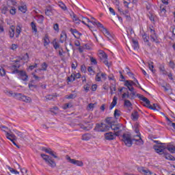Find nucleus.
<instances>
[{
	"instance_id": "nucleus-41",
	"label": "nucleus",
	"mask_w": 175,
	"mask_h": 175,
	"mask_svg": "<svg viewBox=\"0 0 175 175\" xmlns=\"http://www.w3.org/2000/svg\"><path fill=\"white\" fill-rule=\"evenodd\" d=\"M49 43H50V40L49 39V38L45 37L44 39V46H49Z\"/></svg>"
},
{
	"instance_id": "nucleus-42",
	"label": "nucleus",
	"mask_w": 175,
	"mask_h": 175,
	"mask_svg": "<svg viewBox=\"0 0 175 175\" xmlns=\"http://www.w3.org/2000/svg\"><path fill=\"white\" fill-rule=\"evenodd\" d=\"M84 20H86L87 23H92V24H93V25H96V24H98V22H96V21H90V18H83Z\"/></svg>"
},
{
	"instance_id": "nucleus-36",
	"label": "nucleus",
	"mask_w": 175,
	"mask_h": 175,
	"mask_svg": "<svg viewBox=\"0 0 175 175\" xmlns=\"http://www.w3.org/2000/svg\"><path fill=\"white\" fill-rule=\"evenodd\" d=\"M23 97V94L21 93H15L14 98L15 99H18V100H21V98Z\"/></svg>"
},
{
	"instance_id": "nucleus-54",
	"label": "nucleus",
	"mask_w": 175,
	"mask_h": 175,
	"mask_svg": "<svg viewBox=\"0 0 175 175\" xmlns=\"http://www.w3.org/2000/svg\"><path fill=\"white\" fill-rule=\"evenodd\" d=\"M88 70L89 73H90V75H95V71H94V70L92 69V67L89 66Z\"/></svg>"
},
{
	"instance_id": "nucleus-43",
	"label": "nucleus",
	"mask_w": 175,
	"mask_h": 175,
	"mask_svg": "<svg viewBox=\"0 0 175 175\" xmlns=\"http://www.w3.org/2000/svg\"><path fill=\"white\" fill-rule=\"evenodd\" d=\"M91 88V85L87 83L86 85H84L83 89L85 90V92H88L90 91V88Z\"/></svg>"
},
{
	"instance_id": "nucleus-39",
	"label": "nucleus",
	"mask_w": 175,
	"mask_h": 175,
	"mask_svg": "<svg viewBox=\"0 0 175 175\" xmlns=\"http://www.w3.org/2000/svg\"><path fill=\"white\" fill-rule=\"evenodd\" d=\"M124 106H126V107H131L132 103L129 100H124Z\"/></svg>"
},
{
	"instance_id": "nucleus-47",
	"label": "nucleus",
	"mask_w": 175,
	"mask_h": 175,
	"mask_svg": "<svg viewBox=\"0 0 175 175\" xmlns=\"http://www.w3.org/2000/svg\"><path fill=\"white\" fill-rule=\"evenodd\" d=\"M18 10L22 12V13H25L27 12V6H21L18 8Z\"/></svg>"
},
{
	"instance_id": "nucleus-21",
	"label": "nucleus",
	"mask_w": 175,
	"mask_h": 175,
	"mask_svg": "<svg viewBox=\"0 0 175 175\" xmlns=\"http://www.w3.org/2000/svg\"><path fill=\"white\" fill-rule=\"evenodd\" d=\"M92 137V135L90 133H85L82 135L81 140H84L85 142H88Z\"/></svg>"
},
{
	"instance_id": "nucleus-60",
	"label": "nucleus",
	"mask_w": 175,
	"mask_h": 175,
	"mask_svg": "<svg viewBox=\"0 0 175 175\" xmlns=\"http://www.w3.org/2000/svg\"><path fill=\"white\" fill-rule=\"evenodd\" d=\"M81 72H83V73H85V72L87 71V68L85 67V65L84 64L81 65Z\"/></svg>"
},
{
	"instance_id": "nucleus-24",
	"label": "nucleus",
	"mask_w": 175,
	"mask_h": 175,
	"mask_svg": "<svg viewBox=\"0 0 175 175\" xmlns=\"http://www.w3.org/2000/svg\"><path fill=\"white\" fill-rule=\"evenodd\" d=\"M132 42H133V47L134 50H137V49H139V42H137V40L135 39H133Z\"/></svg>"
},
{
	"instance_id": "nucleus-30",
	"label": "nucleus",
	"mask_w": 175,
	"mask_h": 175,
	"mask_svg": "<svg viewBox=\"0 0 175 175\" xmlns=\"http://www.w3.org/2000/svg\"><path fill=\"white\" fill-rule=\"evenodd\" d=\"M49 67V65L47 64V63L44 62L41 65V68L39 69V70H44L46 71L47 70V68Z\"/></svg>"
},
{
	"instance_id": "nucleus-23",
	"label": "nucleus",
	"mask_w": 175,
	"mask_h": 175,
	"mask_svg": "<svg viewBox=\"0 0 175 175\" xmlns=\"http://www.w3.org/2000/svg\"><path fill=\"white\" fill-rule=\"evenodd\" d=\"M6 137L7 139H8V140H10L12 142V140H16V135H14V134H10L9 133H6Z\"/></svg>"
},
{
	"instance_id": "nucleus-26",
	"label": "nucleus",
	"mask_w": 175,
	"mask_h": 175,
	"mask_svg": "<svg viewBox=\"0 0 175 175\" xmlns=\"http://www.w3.org/2000/svg\"><path fill=\"white\" fill-rule=\"evenodd\" d=\"M66 33H62L60 35V43H64V42H65V40H66Z\"/></svg>"
},
{
	"instance_id": "nucleus-38",
	"label": "nucleus",
	"mask_w": 175,
	"mask_h": 175,
	"mask_svg": "<svg viewBox=\"0 0 175 175\" xmlns=\"http://www.w3.org/2000/svg\"><path fill=\"white\" fill-rule=\"evenodd\" d=\"M59 8H61V9H62V10H68V8L66 7V5L62 3V2H60L59 3Z\"/></svg>"
},
{
	"instance_id": "nucleus-55",
	"label": "nucleus",
	"mask_w": 175,
	"mask_h": 175,
	"mask_svg": "<svg viewBox=\"0 0 175 175\" xmlns=\"http://www.w3.org/2000/svg\"><path fill=\"white\" fill-rule=\"evenodd\" d=\"M134 127H135V133H139V124L136 123V124L134 125Z\"/></svg>"
},
{
	"instance_id": "nucleus-10",
	"label": "nucleus",
	"mask_w": 175,
	"mask_h": 175,
	"mask_svg": "<svg viewBox=\"0 0 175 175\" xmlns=\"http://www.w3.org/2000/svg\"><path fill=\"white\" fill-rule=\"evenodd\" d=\"M14 62L16 63V64H13L12 66H10V69H11V70H18V69H20V66H21V64H18V62H20V60H14Z\"/></svg>"
},
{
	"instance_id": "nucleus-13",
	"label": "nucleus",
	"mask_w": 175,
	"mask_h": 175,
	"mask_svg": "<svg viewBox=\"0 0 175 175\" xmlns=\"http://www.w3.org/2000/svg\"><path fill=\"white\" fill-rule=\"evenodd\" d=\"M70 31L72 35L76 38V39H80V36H81V33L77 31L76 29H70Z\"/></svg>"
},
{
	"instance_id": "nucleus-17",
	"label": "nucleus",
	"mask_w": 175,
	"mask_h": 175,
	"mask_svg": "<svg viewBox=\"0 0 175 175\" xmlns=\"http://www.w3.org/2000/svg\"><path fill=\"white\" fill-rule=\"evenodd\" d=\"M131 120H133V121H137V120H139V112L137 111H133L131 113Z\"/></svg>"
},
{
	"instance_id": "nucleus-14",
	"label": "nucleus",
	"mask_w": 175,
	"mask_h": 175,
	"mask_svg": "<svg viewBox=\"0 0 175 175\" xmlns=\"http://www.w3.org/2000/svg\"><path fill=\"white\" fill-rule=\"evenodd\" d=\"M137 137H139V139L133 138V142H135V144H137V146H143V144H144V142L142 137H140L139 135H137Z\"/></svg>"
},
{
	"instance_id": "nucleus-51",
	"label": "nucleus",
	"mask_w": 175,
	"mask_h": 175,
	"mask_svg": "<svg viewBox=\"0 0 175 175\" xmlns=\"http://www.w3.org/2000/svg\"><path fill=\"white\" fill-rule=\"evenodd\" d=\"M143 39H144V42H146V43H148V46H150V42H148V37H147V35L144 34L143 36H142Z\"/></svg>"
},
{
	"instance_id": "nucleus-27",
	"label": "nucleus",
	"mask_w": 175,
	"mask_h": 175,
	"mask_svg": "<svg viewBox=\"0 0 175 175\" xmlns=\"http://www.w3.org/2000/svg\"><path fill=\"white\" fill-rule=\"evenodd\" d=\"M21 100H23V102H26L27 103H29V102H31V98L27 96L22 95Z\"/></svg>"
},
{
	"instance_id": "nucleus-52",
	"label": "nucleus",
	"mask_w": 175,
	"mask_h": 175,
	"mask_svg": "<svg viewBox=\"0 0 175 175\" xmlns=\"http://www.w3.org/2000/svg\"><path fill=\"white\" fill-rule=\"evenodd\" d=\"M0 129H1V131H3V132H6V131H8L9 128L6 127V126L0 124Z\"/></svg>"
},
{
	"instance_id": "nucleus-2",
	"label": "nucleus",
	"mask_w": 175,
	"mask_h": 175,
	"mask_svg": "<svg viewBox=\"0 0 175 175\" xmlns=\"http://www.w3.org/2000/svg\"><path fill=\"white\" fill-rule=\"evenodd\" d=\"M122 141L127 147H132L133 139H132V136H131V135L126 133L123 134Z\"/></svg>"
},
{
	"instance_id": "nucleus-4",
	"label": "nucleus",
	"mask_w": 175,
	"mask_h": 175,
	"mask_svg": "<svg viewBox=\"0 0 175 175\" xmlns=\"http://www.w3.org/2000/svg\"><path fill=\"white\" fill-rule=\"evenodd\" d=\"M41 157L44 159V161H45V162L47 163V165H49V166H51V167H55L56 164L54 162V161L51 159L50 156L44 154H41Z\"/></svg>"
},
{
	"instance_id": "nucleus-31",
	"label": "nucleus",
	"mask_w": 175,
	"mask_h": 175,
	"mask_svg": "<svg viewBox=\"0 0 175 175\" xmlns=\"http://www.w3.org/2000/svg\"><path fill=\"white\" fill-rule=\"evenodd\" d=\"M124 86L127 87L129 91L131 90V88H135L131 83H129V80L124 81Z\"/></svg>"
},
{
	"instance_id": "nucleus-33",
	"label": "nucleus",
	"mask_w": 175,
	"mask_h": 175,
	"mask_svg": "<svg viewBox=\"0 0 175 175\" xmlns=\"http://www.w3.org/2000/svg\"><path fill=\"white\" fill-rule=\"evenodd\" d=\"M8 168L11 173H14V174H20V172L10 167V166H8Z\"/></svg>"
},
{
	"instance_id": "nucleus-18",
	"label": "nucleus",
	"mask_w": 175,
	"mask_h": 175,
	"mask_svg": "<svg viewBox=\"0 0 175 175\" xmlns=\"http://www.w3.org/2000/svg\"><path fill=\"white\" fill-rule=\"evenodd\" d=\"M70 17H72V21L75 24H80V21H81L80 19L77 18V16L75 13L70 14Z\"/></svg>"
},
{
	"instance_id": "nucleus-28",
	"label": "nucleus",
	"mask_w": 175,
	"mask_h": 175,
	"mask_svg": "<svg viewBox=\"0 0 175 175\" xmlns=\"http://www.w3.org/2000/svg\"><path fill=\"white\" fill-rule=\"evenodd\" d=\"M16 38H18L20 36V33H21V27H20L19 25H17L16 26Z\"/></svg>"
},
{
	"instance_id": "nucleus-46",
	"label": "nucleus",
	"mask_w": 175,
	"mask_h": 175,
	"mask_svg": "<svg viewBox=\"0 0 175 175\" xmlns=\"http://www.w3.org/2000/svg\"><path fill=\"white\" fill-rule=\"evenodd\" d=\"M0 75L2 77L6 75V70H5V68H0Z\"/></svg>"
},
{
	"instance_id": "nucleus-40",
	"label": "nucleus",
	"mask_w": 175,
	"mask_h": 175,
	"mask_svg": "<svg viewBox=\"0 0 175 175\" xmlns=\"http://www.w3.org/2000/svg\"><path fill=\"white\" fill-rule=\"evenodd\" d=\"M96 25L98 27V28H101L100 31L103 32V29H106V28L103 27V25H102V23H100V22H97Z\"/></svg>"
},
{
	"instance_id": "nucleus-49",
	"label": "nucleus",
	"mask_w": 175,
	"mask_h": 175,
	"mask_svg": "<svg viewBox=\"0 0 175 175\" xmlns=\"http://www.w3.org/2000/svg\"><path fill=\"white\" fill-rule=\"evenodd\" d=\"M53 47L55 50L59 49V44L58 42L53 41Z\"/></svg>"
},
{
	"instance_id": "nucleus-34",
	"label": "nucleus",
	"mask_w": 175,
	"mask_h": 175,
	"mask_svg": "<svg viewBox=\"0 0 175 175\" xmlns=\"http://www.w3.org/2000/svg\"><path fill=\"white\" fill-rule=\"evenodd\" d=\"M120 113H121V111H120V110L115 109L114 113H113L115 118H118V117H120V116H121Z\"/></svg>"
},
{
	"instance_id": "nucleus-37",
	"label": "nucleus",
	"mask_w": 175,
	"mask_h": 175,
	"mask_svg": "<svg viewBox=\"0 0 175 175\" xmlns=\"http://www.w3.org/2000/svg\"><path fill=\"white\" fill-rule=\"evenodd\" d=\"M67 80H68V81H75V80H76L75 74H72V75H70V77H68L67 78Z\"/></svg>"
},
{
	"instance_id": "nucleus-59",
	"label": "nucleus",
	"mask_w": 175,
	"mask_h": 175,
	"mask_svg": "<svg viewBox=\"0 0 175 175\" xmlns=\"http://www.w3.org/2000/svg\"><path fill=\"white\" fill-rule=\"evenodd\" d=\"M79 126H80L81 129H83V131H88V127L84 126V124H79Z\"/></svg>"
},
{
	"instance_id": "nucleus-19",
	"label": "nucleus",
	"mask_w": 175,
	"mask_h": 175,
	"mask_svg": "<svg viewBox=\"0 0 175 175\" xmlns=\"http://www.w3.org/2000/svg\"><path fill=\"white\" fill-rule=\"evenodd\" d=\"M117 100H118V98H117V96H114L113 101L109 106V110H113L114 107L117 105Z\"/></svg>"
},
{
	"instance_id": "nucleus-16",
	"label": "nucleus",
	"mask_w": 175,
	"mask_h": 175,
	"mask_svg": "<svg viewBox=\"0 0 175 175\" xmlns=\"http://www.w3.org/2000/svg\"><path fill=\"white\" fill-rule=\"evenodd\" d=\"M15 30H16V27H14V25L10 26V30H9V36L11 39H13V38H14Z\"/></svg>"
},
{
	"instance_id": "nucleus-48",
	"label": "nucleus",
	"mask_w": 175,
	"mask_h": 175,
	"mask_svg": "<svg viewBox=\"0 0 175 175\" xmlns=\"http://www.w3.org/2000/svg\"><path fill=\"white\" fill-rule=\"evenodd\" d=\"M16 135H17L19 137H21V139H24V137H25V136L24 135V133H23L20 132V131H16Z\"/></svg>"
},
{
	"instance_id": "nucleus-61",
	"label": "nucleus",
	"mask_w": 175,
	"mask_h": 175,
	"mask_svg": "<svg viewBox=\"0 0 175 175\" xmlns=\"http://www.w3.org/2000/svg\"><path fill=\"white\" fill-rule=\"evenodd\" d=\"M5 31V29L3 28V22L0 23V33Z\"/></svg>"
},
{
	"instance_id": "nucleus-25",
	"label": "nucleus",
	"mask_w": 175,
	"mask_h": 175,
	"mask_svg": "<svg viewBox=\"0 0 175 175\" xmlns=\"http://www.w3.org/2000/svg\"><path fill=\"white\" fill-rule=\"evenodd\" d=\"M165 150H168L170 152H172V154H174L175 152V146L172 145V146H168L167 147H165Z\"/></svg>"
},
{
	"instance_id": "nucleus-12",
	"label": "nucleus",
	"mask_w": 175,
	"mask_h": 175,
	"mask_svg": "<svg viewBox=\"0 0 175 175\" xmlns=\"http://www.w3.org/2000/svg\"><path fill=\"white\" fill-rule=\"evenodd\" d=\"M116 134L111 133V132H109V133H106L105 134V137L106 140H114V139L116 138Z\"/></svg>"
},
{
	"instance_id": "nucleus-45",
	"label": "nucleus",
	"mask_w": 175,
	"mask_h": 175,
	"mask_svg": "<svg viewBox=\"0 0 175 175\" xmlns=\"http://www.w3.org/2000/svg\"><path fill=\"white\" fill-rule=\"evenodd\" d=\"M111 119H112V118H107L105 119V122H107V124H108V125H109V126H110V125H112V124H113V121H111Z\"/></svg>"
},
{
	"instance_id": "nucleus-56",
	"label": "nucleus",
	"mask_w": 175,
	"mask_h": 175,
	"mask_svg": "<svg viewBox=\"0 0 175 175\" xmlns=\"http://www.w3.org/2000/svg\"><path fill=\"white\" fill-rule=\"evenodd\" d=\"M122 99H125V98H128L129 99V92H127L126 93H124L122 95Z\"/></svg>"
},
{
	"instance_id": "nucleus-57",
	"label": "nucleus",
	"mask_w": 175,
	"mask_h": 175,
	"mask_svg": "<svg viewBox=\"0 0 175 175\" xmlns=\"http://www.w3.org/2000/svg\"><path fill=\"white\" fill-rule=\"evenodd\" d=\"M152 64H149V69L150 70H151V72H152V73H155V70H154V65H152V64H154L153 62L151 63Z\"/></svg>"
},
{
	"instance_id": "nucleus-32",
	"label": "nucleus",
	"mask_w": 175,
	"mask_h": 175,
	"mask_svg": "<svg viewBox=\"0 0 175 175\" xmlns=\"http://www.w3.org/2000/svg\"><path fill=\"white\" fill-rule=\"evenodd\" d=\"M159 70H160V72H162V75H164L165 76H166V75H167V71L165 69L164 66H159Z\"/></svg>"
},
{
	"instance_id": "nucleus-20",
	"label": "nucleus",
	"mask_w": 175,
	"mask_h": 175,
	"mask_svg": "<svg viewBox=\"0 0 175 175\" xmlns=\"http://www.w3.org/2000/svg\"><path fill=\"white\" fill-rule=\"evenodd\" d=\"M163 155L164 158H165V159H168V161H175V157L166 152H165Z\"/></svg>"
},
{
	"instance_id": "nucleus-5",
	"label": "nucleus",
	"mask_w": 175,
	"mask_h": 175,
	"mask_svg": "<svg viewBox=\"0 0 175 175\" xmlns=\"http://www.w3.org/2000/svg\"><path fill=\"white\" fill-rule=\"evenodd\" d=\"M66 159L69 162V163H72V165H76L77 166L83 167L84 166V163L81 161L76 160L75 159H71L69 155L66 156Z\"/></svg>"
},
{
	"instance_id": "nucleus-9",
	"label": "nucleus",
	"mask_w": 175,
	"mask_h": 175,
	"mask_svg": "<svg viewBox=\"0 0 175 175\" xmlns=\"http://www.w3.org/2000/svg\"><path fill=\"white\" fill-rule=\"evenodd\" d=\"M103 33L105 35V36H106V38H107L109 42H113V40H114V36L110 34L107 29H103Z\"/></svg>"
},
{
	"instance_id": "nucleus-1",
	"label": "nucleus",
	"mask_w": 175,
	"mask_h": 175,
	"mask_svg": "<svg viewBox=\"0 0 175 175\" xmlns=\"http://www.w3.org/2000/svg\"><path fill=\"white\" fill-rule=\"evenodd\" d=\"M110 128L112 131H114L116 136H120V134L122 132V129H121L122 128V124L109 126L105 123H97L96 124L94 131L96 132H107V131H109Z\"/></svg>"
},
{
	"instance_id": "nucleus-3",
	"label": "nucleus",
	"mask_w": 175,
	"mask_h": 175,
	"mask_svg": "<svg viewBox=\"0 0 175 175\" xmlns=\"http://www.w3.org/2000/svg\"><path fill=\"white\" fill-rule=\"evenodd\" d=\"M12 75H18L20 79L23 81H27L28 80V75L27 72L24 70H14L12 71Z\"/></svg>"
},
{
	"instance_id": "nucleus-35",
	"label": "nucleus",
	"mask_w": 175,
	"mask_h": 175,
	"mask_svg": "<svg viewBox=\"0 0 175 175\" xmlns=\"http://www.w3.org/2000/svg\"><path fill=\"white\" fill-rule=\"evenodd\" d=\"M31 29L34 32H36V33L38 32V28H36V23H35V22H31Z\"/></svg>"
},
{
	"instance_id": "nucleus-50",
	"label": "nucleus",
	"mask_w": 175,
	"mask_h": 175,
	"mask_svg": "<svg viewBox=\"0 0 175 175\" xmlns=\"http://www.w3.org/2000/svg\"><path fill=\"white\" fill-rule=\"evenodd\" d=\"M77 65H78L77 61L75 60V63H72L71 64L72 69L76 70V68H77Z\"/></svg>"
},
{
	"instance_id": "nucleus-62",
	"label": "nucleus",
	"mask_w": 175,
	"mask_h": 175,
	"mask_svg": "<svg viewBox=\"0 0 175 175\" xmlns=\"http://www.w3.org/2000/svg\"><path fill=\"white\" fill-rule=\"evenodd\" d=\"M96 81H101V78H100V74L97 73L96 75Z\"/></svg>"
},
{
	"instance_id": "nucleus-7",
	"label": "nucleus",
	"mask_w": 175,
	"mask_h": 175,
	"mask_svg": "<svg viewBox=\"0 0 175 175\" xmlns=\"http://www.w3.org/2000/svg\"><path fill=\"white\" fill-rule=\"evenodd\" d=\"M153 148L156 151V152H157V154H159L160 155L164 154L166 152V147L163 146L154 145L153 146Z\"/></svg>"
},
{
	"instance_id": "nucleus-63",
	"label": "nucleus",
	"mask_w": 175,
	"mask_h": 175,
	"mask_svg": "<svg viewBox=\"0 0 175 175\" xmlns=\"http://www.w3.org/2000/svg\"><path fill=\"white\" fill-rule=\"evenodd\" d=\"M76 95L73 94H70L69 96H68L67 99H75L76 98Z\"/></svg>"
},
{
	"instance_id": "nucleus-53",
	"label": "nucleus",
	"mask_w": 175,
	"mask_h": 175,
	"mask_svg": "<svg viewBox=\"0 0 175 175\" xmlns=\"http://www.w3.org/2000/svg\"><path fill=\"white\" fill-rule=\"evenodd\" d=\"M6 94L9 96H13V98H14V95H16V93H14L13 91H7Z\"/></svg>"
},
{
	"instance_id": "nucleus-15",
	"label": "nucleus",
	"mask_w": 175,
	"mask_h": 175,
	"mask_svg": "<svg viewBox=\"0 0 175 175\" xmlns=\"http://www.w3.org/2000/svg\"><path fill=\"white\" fill-rule=\"evenodd\" d=\"M129 91L131 92L129 94V99H135V96H137V92L135 91V88L129 89Z\"/></svg>"
},
{
	"instance_id": "nucleus-11",
	"label": "nucleus",
	"mask_w": 175,
	"mask_h": 175,
	"mask_svg": "<svg viewBox=\"0 0 175 175\" xmlns=\"http://www.w3.org/2000/svg\"><path fill=\"white\" fill-rule=\"evenodd\" d=\"M42 151H44V152H46V154H49V155H52V157L55 158H58V157H57V155L54 154V151H53L50 148H46L45 147H42Z\"/></svg>"
},
{
	"instance_id": "nucleus-29",
	"label": "nucleus",
	"mask_w": 175,
	"mask_h": 175,
	"mask_svg": "<svg viewBox=\"0 0 175 175\" xmlns=\"http://www.w3.org/2000/svg\"><path fill=\"white\" fill-rule=\"evenodd\" d=\"M45 14L46 16H51L53 14V10L49 7L45 10Z\"/></svg>"
},
{
	"instance_id": "nucleus-64",
	"label": "nucleus",
	"mask_w": 175,
	"mask_h": 175,
	"mask_svg": "<svg viewBox=\"0 0 175 175\" xmlns=\"http://www.w3.org/2000/svg\"><path fill=\"white\" fill-rule=\"evenodd\" d=\"M10 14H12V16H14V14H16V8H12L10 10Z\"/></svg>"
},
{
	"instance_id": "nucleus-58",
	"label": "nucleus",
	"mask_w": 175,
	"mask_h": 175,
	"mask_svg": "<svg viewBox=\"0 0 175 175\" xmlns=\"http://www.w3.org/2000/svg\"><path fill=\"white\" fill-rule=\"evenodd\" d=\"M90 62L92 64H94V65H96L98 64V62H96V59L94 58L93 57H90Z\"/></svg>"
},
{
	"instance_id": "nucleus-44",
	"label": "nucleus",
	"mask_w": 175,
	"mask_h": 175,
	"mask_svg": "<svg viewBox=\"0 0 175 175\" xmlns=\"http://www.w3.org/2000/svg\"><path fill=\"white\" fill-rule=\"evenodd\" d=\"M150 39L152 42H155L157 43V35L156 34H151L150 35Z\"/></svg>"
},
{
	"instance_id": "nucleus-8",
	"label": "nucleus",
	"mask_w": 175,
	"mask_h": 175,
	"mask_svg": "<svg viewBox=\"0 0 175 175\" xmlns=\"http://www.w3.org/2000/svg\"><path fill=\"white\" fill-rule=\"evenodd\" d=\"M137 98H139V99H140V100H142L143 102H145V103L146 104V105H145L146 107H148L149 106H150V103L151 102H150V100H148V98L144 97V96L140 94H137Z\"/></svg>"
},
{
	"instance_id": "nucleus-6",
	"label": "nucleus",
	"mask_w": 175,
	"mask_h": 175,
	"mask_svg": "<svg viewBox=\"0 0 175 175\" xmlns=\"http://www.w3.org/2000/svg\"><path fill=\"white\" fill-rule=\"evenodd\" d=\"M100 61H102V62H103V64H105V65H106L107 66H108V68L110 66V65L109 64V62L107 61V54H106V53L105 52H100L99 53L98 55Z\"/></svg>"
},
{
	"instance_id": "nucleus-22",
	"label": "nucleus",
	"mask_w": 175,
	"mask_h": 175,
	"mask_svg": "<svg viewBox=\"0 0 175 175\" xmlns=\"http://www.w3.org/2000/svg\"><path fill=\"white\" fill-rule=\"evenodd\" d=\"M148 109H150V110H157V111H159V110H161V107H159L158 104H153V106H149Z\"/></svg>"
}]
</instances>
